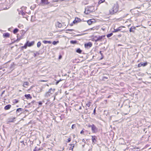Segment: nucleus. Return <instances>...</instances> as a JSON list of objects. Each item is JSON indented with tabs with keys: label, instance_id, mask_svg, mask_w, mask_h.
<instances>
[{
	"label": "nucleus",
	"instance_id": "nucleus-49",
	"mask_svg": "<svg viewBox=\"0 0 151 151\" xmlns=\"http://www.w3.org/2000/svg\"><path fill=\"white\" fill-rule=\"evenodd\" d=\"M103 79L106 78V79H108V78H107V77H103Z\"/></svg>",
	"mask_w": 151,
	"mask_h": 151
},
{
	"label": "nucleus",
	"instance_id": "nucleus-55",
	"mask_svg": "<svg viewBox=\"0 0 151 151\" xmlns=\"http://www.w3.org/2000/svg\"><path fill=\"white\" fill-rule=\"evenodd\" d=\"M59 81H62V80L61 79H60Z\"/></svg>",
	"mask_w": 151,
	"mask_h": 151
},
{
	"label": "nucleus",
	"instance_id": "nucleus-58",
	"mask_svg": "<svg viewBox=\"0 0 151 151\" xmlns=\"http://www.w3.org/2000/svg\"><path fill=\"white\" fill-rule=\"evenodd\" d=\"M128 114V113H126V114H125V115H127Z\"/></svg>",
	"mask_w": 151,
	"mask_h": 151
},
{
	"label": "nucleus",
	"instance_id": "nucleus-3",
	"mask_svg": "<svg viewBox=\"0 0 151 151\" xmlns=\"http://www.w3.org/2000/svg\"><path fill=\"white\" fill-rule=\"evenodd\" d=\"M55 90V88L53 89L51 88H50L48 91L45 93V96L47 98H48L51 95L54 93Z\"/></svg>",
	"mask_w": 151,
	"mask_h": 151
},
{
	"label": "nucleus",
	"instance_id": "nucleus-2",
	"mask_svg": "<svg viewBox=\"0 0 151 151\" xmlns=\"http://www.w3.org/2000/svg\"><path fill=\"white\" fill-rule=\"evenodd\" d=\"M105 37V35H104L101 36H94L93 37V39L96 42H97L99 41H102L103 40H104V38Z\"/></svg>",
	"mask_w": 151,
	"mask_h": 151
},
{
	"label": "nucleus",
	"instance_id": "nucleus-44",
	"mask_svg": "<svg viewBox=\"0 0 151 151\" xmlns=\"http://www.w3.org/2000/svg\"><path fill=\"white\" fill-rule=\"evenodd\" d=\"M95 112H96V109H95L93 110V114H95Z\"/></svg>",
	"mask_w": 151,
	"mask_h": 151
},
{
	"label": "nucleus",
	"instance_id": "nucleus-36",
	"mask_svg": "<svg viewBox=\"0 0 151 151\" xmlns=\"http://www.w3.org/2000/svg\"><path fill=\"white\" fill-rule=\"evenodd\" d=\"M14 119V118L13 119H12V120L11 119H10L9 120V122H13Z\"/></svg>",
	"mask_w": 151,
	"mask_h": 151
},
{
	"label": "nucleus",
	"instance_id": "nucleus-9",
	"mask_svg": "<svg viewBox=\"0 0 151 151\" xmlns=\"http://www.w3.org/2000/svg\"><path fill=\"white\" fill-rule=\"evenodd\" d=\"M41 4H43V5L47 4H49L48 1V0H41Z\"/></svg>",
	"mask_w": 151,
	"mask_h": 151
},
{
	"label": "nucleus",
	"instance_id": "nucleus-6",
	"mask_svg": "<svg viewBox=\"0 0 151 151\" xmlns=\"http://www.w3.org/2000/svg\"><path fill=\"white\" fill-rule=\"evenodd\" d=\"M81 19L80 18L76 17L75 20L73 22L74 24H75L80 22L81 21Z\"/></svg>",
	"mask_w": 151,
	"mask_h": 151
},
{
	"label": "nucleus",
	"instance_id": "nucleus-22",
	"mask_svg": "<svg viewBox=\"0 0 151 151\" xmlns=\"http://www.w3.org/2000/svg\"><path fill=\"white\" fill-rule=\"evenodd\" d=\"M98 29V28L97 27H94L92 28H91L89 30H94L95 29H96V30H97Z\"/></svg>",
	"mask_w": 151,
	"mask_h": 151
},
{
	"label": "nucleus",
	"instance_id": "nucleus-57",
	"mask_svg": "<svg viewBox=\"0 0 151 151\" xmlns=\"http://www.w3.org/2000/svg\"><path fill=\"white\" fill-rule=\"evenodd\" d=\"M18 102V101H17L16 102V103H17Z\"/></svg>",
	"mask_w": 151,
	"mask_h": 151
},
{
	"label": "nucleus",
	"instance_id": "nucleus-42",
	"mask_svg": "<svg viewBox=\"0 0 151 151\" xmlns=\"http://www.w3.org/2000/svg\"><path fill=\"white\" fill-rule=\"evenodd\" d=\"M101 1H100V0L98 2V4H101V3H102V2H101Z\"/></svg>",
	"mask_w": 151,
	"mask_h": 151
},
{
	"label": "nucleus",
	"instance_id": "nucleus-18",
	"mask_svg": "<svg viewBox=\"0 0 151 151\" xmlns=\"http://www.w3.org/2000/svg\"><path fill=\"white\" fill-rule=\"evenodd\" d=\"M43 43L44 44H51L52 43V42L51 41H47V40H43L42 41Z\"/></svg>",
	"mask_w": 151,
	"mask_h": 151
},
{
	"label": "nucleus",
	"instance_id": "nucleus-33",
	"mask_svg": "<svg viewBox=\"0 0 151 151\" xmlns=\"http://www.w3.org/2000/svg\"><path fill=\"white\" fill-rule=\"evenodd\" d=\"M74 144H72L71 145V147H70V149L73 150L74 147Z\"/></svg>",
	"mask_w": 151,
	"mask_h": 151
},
{
	"label": "nucleus",
	"instance_id": "nucleus-10",
	"mask_svg": "<svg viewBox=\"0 0 151 151\" xmlns=\"http://www.w3.org/2000/svg\"><path fill=\"white\" fill-rule=\"evenodd\" d=\"M91 137V139L92 141V143H93V144H94L96 142V137L95 136H92Z\"/></svg>",
	"mask_w": 151,
	"mask_h": 151
},
{
	"label": "nucleus",
	"instance_id": "nucleus-45",
	"mask_svg": "<svg viewBox=\"0 0 151 151\" xmlns=\"http://www.w3.org/2000/svg\"><path fill=\"white\" fill-rule=\"evenodd\" d=\"M84 132V131H83V130H82L81 132V134H83V133Z\"/></svg>",
	"mask_w": 151,
	"mask_h": 151
},
{
	"label": "nucleus",
	"instance_id": "nucleus-25",
	"mask_svg": "<svg viewBox=\"0 0 151 151\" xmlns=\"http://www.w3.org/2000/svg\"><path fill=\"white\" fill-rule=\"evenodd\" d=\"M27 43V42H26L23 46L22 47V48L26 49L27 48V46H28Z\"/></svg>",
	"mask_w": 151,
	"mask_h": 151
},
{
	"label": "nucleus",
	"instance_id": "nucleus-60",
	"mask_svg": "<svg viewBox=\"0 0 151 151\" xmlns=\"http://www.w3.org/2000/svg\"><path fill=\"white\" fill-rule=\"evenodd\" d=\"M83 141H84V140H83Z\"/></svg>",
	"mask_w": 151,
	"mask_h": 151
},
{
	"label": "nucleus",
	"instance_id": "nucleus-15",
	"mask_svg": "<svg viewBox=\"0 0 151 151\" xmlns=\"http://www.w3.org/2000/svg\"><path fill=\"white\" fill-rule=\"evenodd\" d=\"M10 34L8 33H6L3 34V36L4 38L9 37Z\"/></svg>",
	"mask_w": 151,
	"mask_h": 151
},
{
	"label": "nucleus",
	"instance_id": "nucleus-26",
	"mask_svg": "<svg viewBox=\"0 0 151 151\" xmlns=\"http://www.w3.org/2000/svg\"><path fill=\"white\" fill-rule=\"evenodd\" d=\"M76 52L78 53H81L82 52V50L79 48L76 50Z\"/></svg>",
	"mask_w": 151,
	"mask_h": 151
},
{
	"label": "nucleus",
	"instance_id": "nucleus-50",
	"mask_svg": "<svg viewBox=\"0 0 151 151\" xmlns=\"http://www.w3.org/2000/svg\"><path fill=\"white\" fill-rule=\"evenodd\" d=\"M100 1H101V2H102V3L105 1V0H100Z\"/></svg>",
	"mask_w": 151,
	"mask_h": 151
},
{
	"label": "nucleus",
	"instance_id": "nucleus-16",
	"mask_svg": "<svg viewBox=\"0 0 151 151\" xmlns=\"http://www.w3.org/2000/svg\"><path fill=\"white\" fill-rule=\"evenodd\" d=\"M11 105L10 104H8L6 106L4 107V109L5 110H8L10 109L11 107Z\"/></svg>",
	"mask_w": 151,
	"mask_h": 151
},
{
	"label": "nucleus",
	"instance_id": "nucleus-11",
	"mask_svg": "<svg viewBox=\"0 0 151 151\" xmlns=\"http://www.w3.org/2000/svg\"><path fill=\"white\" fill-rule=\"evenodd\" d=\"M26 42H27V45L28 47H30L32 46L34 44V41H32L29 42L28 41H27Z\"/></svg>",
	"mask_w": 151,
	"mask_h": 151
},
{
	"label": "nucleus",
	"instance_id": "nucleus-38",
	"mask_svg": "<svg viewBox=\"0 0 151 151\" xmlns=\"http://www.w3.org/2000/svg\"><path fill=\"white\" fill-rule=\"evenodd\" d=\"M86 105L87 106H88V107H90V105L89 103H88L86 104Z\"/></svg>",
	"mask_w": 151,
	"mask_h": 151
},
{
	"label": "nucleus",
	"instance_id": "nucleus-62",
	"mask_svg": "<svg viewBox=\"0 0 151 151\" xmlns=\"http://www.w3.org/2000/svg\"><path fill=\"white\" fill-rule=\"evenodd\" d=\"M60 58V56L59 57V58Z\"/></svg>",
	"mask_w": 151,
	"mask_h": 151
},
{
	"label": "nucleus",
	"instance_id": "nucleus-34",
	"mask_svg": "<svg viewBox=\"0 0 151 151\" xmlns=\"http://www.w3.org/2000/svg\"><path fill=\"white\" fill-rule=\"evenodd\" d=\"M27 7L25 6H23L21 8V10L23 11L24 10H25Z\"/></svg>",
	"mask_w": 151,
	"mask_h": 151
},
{
	"label": "nucleus",
	"instance_id": "nucleus-12",
	"mask_svg": "<svg viewBox=\"0 0 151 151\" xmlns=\"http://www.w3.org/2000/svg\"><path fill=\"white\" fill-rule=\"evenodd\" d=\"M122 27H123V26L122 27H119L117 29H114V30L113 31V32H117L120 31L122 29H121Z\"/></svg>",
	"mask_w": 151,
	"mask_h": 151
},
{
	"label": "nucleus",
	"instance_id": "nucleus-19",
	"mask_svg": "<svg viewBox=\"0 0 151 151\" xmlns=\"http://www.w3.org/2000/svg\"><path fill=\"white\" fill-rule=\"evenodd\" d=\"M35 102V100H33V101H32L31 102L29 103L28 104V105L29 106H32L33 105V104Z\"/></svg>",
	"mask_w": 151,
	"mask_h": 151
},
{
	"label": "nucleus",
	"instance_id": "nucleus-41",
	"mask_svg": "<svg viewBox=\"0 0 151 151\" xmlns=\"http://www.w3.org/2000/svg\"><path fill=\"white\" fill-rule=\"evenodd\" d=\"M58 93V92H56L54 94L53 96H56L57 95Z\"/></svg>",
	"mask_w": 151,
	"mask_h": 151
},
{
	"label": "nucleus",
	"instance_id": "nucleus-21",
	"mask_svg": "<svg viewBox=\"0 0 151 151\" xmlns=\"http://www.w3.org/2000/svg\"><path fill=\"white\" fill-rule=\"evenodd\" d=\"M57 26L59 28H61L62 26V24L61 23L59 22L57 23Z\"/></svg>",
	"mask_w": 151,
	"mask_h": 151
},
{
	"label": "nucleus",
	"instance_id": "nucleus-8",
	"mask_svg": "<svg viewBox=\"0 0 151 151\" xmlns=\"http://www.w3.org/2000/svg\"><path fill=\"white\" fill-rule=\"evenodd\" d=\"M84 46L86 48H89L92 46V44L91 42H89L88 43L85 44Z\"/></svg>",
	"mask_w": 151,
	"mask_h": 151
},
{
	"label": "nucleus",
	"instance_id": "nucleus-39",
	"mask_svg": "<svg viewBox=\"0 0 151 151\" xmlns=\"http://www.w3.org/2000/svg\"><path fill=\"white\" fill-rule=\"evenodd\" d=\"M72 30H73V29H67L66 30V31H71Z\"/></svg>",
	"mask_w": 151,
	"mask_h": 151
},
{
	"label": "nucleus",
	"instance_id": "nucleus-52",
	"mask_svg": "<svg viewBox=\"0 0 151 151\" xmlns=\"http://www.w3.org/2000/svg\"><path fill=\"white\" fill-rule=\"evenodd\" d=\"M55 96H53V97H54V100L55 99Z\"/></svg>",
	"mask_w": 151,
	"mask_h": 151
},
{
	"label": "nucleus",
	"instance_id": "nucleus-7",
	"mask_svg": "<svg viewBox=\"0 0 151 151\" xmlns=\"http://www.w3.org/2000/svg\"><path fill=\"white\" fill-rule=\"evenodd\" d=\"M147 62H141L138 64V66L139 67H140L142 66H145L147 65Z\"/></svg>",
	"mask_w": 151,
	"mask_h": 151
},
{
	"label": "nucleus",
	"instance_id": "nucleus-1",
	"mask_svg": "<svg viewBox=\"0 0 151 151\" xmlns=\"http://www.w3.org/2000/svg\"><path fill=\"white\" fill-rule=\"evenodd\" d=\"M119 6L117 4H114L112 9L109 10V12L111 14H113L116 13L118 10Z\"/></svg>",
	"mask_w": 151,
	"mask_h": 151
},
{
	"label": "nucleus",
	"instance_id": "nucleus-51",
	"mask_svg": "<svg viewBox=\"0 0 151 151\" xmlns=\"http://www.w3.org/2000/svg\"><path fill=\"white\" fill-rule=\"evenodd\" d=\"M37 148V147H35V149L33 151H37L36 150V148Z\"/></svg>",
	"mask_w": 151,
	"mask_h": 151
},
{
	"label": "nucleus",
	"instance_id": "nucleus-54",
	"mask_svg": "<svg viewBox=\"0 0 151 151\" xmlns=\"http://www.w3.org/2000/svg\"><path fill=\"white\" fill-rule=\"evenodd\" d=\"M79 109H81V106H80L79 108Z\"/></svg>",
	"mask_w": 151,
	"mask_h": 151
},
{
	"label": "nucleus",
	"instance_id": "nucleus-23",
	"mask_svg": "<svg viewBox=\"0 0 151 151\" xmlns=\"http://www.w3.org/2000/svg\"><path fill=\"white\" fill-rule=\"evenodd\" d=\"M77 41L76 40H71L70 41V43L72 44H75L77 43Z\"/></svg>",
	"mask_w": 151,
	"mask_h": 151
},
{
	"label": "nucleus",
	"instance_id": "nucleus-46",
	"mask_svg": "<svg viewBox=\"0 0 151 151\" xmlns=\"http://www.w3.org/2000/svg\"><path fill=\"white\" fill-rule=\"evenodd\" d=\"M20 142L22 143L23 145H24V142L23 141H21Z\"/></svg>",
	"mask_w": 151,
	"mask_h": 151
},
{
	"label": "nucleus",
	"instance_id": "nucleus-37",
	"mask_svg": "<svg viewBox=\"0 0 151 151\" xmlns=\"http://www.w3.org/2000/svg\"><path fill=\"white\" fill-rule=\"evenodd\" d=\"M71 140V139L70 138H69L68 139V142H70Z\"/></svg>",
	"mask_w": 151,
	"mask_h": 151
},
{
	"label": "nucleus",
	"instance_id": "nucleus-63",
	"mask_svg": "<svg viewBox=\"0 0 151 151\" xmlns=\"http://www.w3.org/2000/svg\"><path fill=\"white\" fill-rule=\"evenodd\" d=\"M35 7V5H34Z\"/></svg>",
	"mask_w": 151,
	"mask_h": 151
},
{
	"label": "nucleus",
	"instance_id": "nucleus-29",
	"mask_svg": "<svg viewBox=\"0 0 151 151\" xmlns=\"http://www.w3.org/2000/svg\"><path fill=\"white\" fill-rule=\"evenodd\" d=\"M19 14H22V15L23 16L24 15H25V13L23 12V11L21 10L20 12H19Z\"/></svg>",
	"mask_w": 151,
	"mask_h": 151
},
{
	"label": "nucleus",
	"instance_id": "nucleus-20",
	"mask_svg": "<svg viewBox=\"0 0 151 151\" xmlns=\"http://www.w3.org/2000/svg\"><path fill=\"white\" fill-rule=\"evenodd\" d=\"M93 22V21L92 20V19H89L87 21V23L89 25L91 24Z\"/></svg>",
	"mask_w": 151,
	"mask_h": 151
},
{
	"label": "nucleus",
	"instance_id": "nucleus-56",
	"mask_svg": "<svg viewBox=\"0 0 151 151\" xmlns=\"http://www.w3.org/2000/svg\"><path fill=\"white\" fill-rule=\"evenodd\" d=\"M34 55L35 56H36V54L35 53H34Z\"/></svg>",
	"mask_w": 151,
	"mask_h": 151
},
{
	"label": "nucleus",
	"instance_id": "nucleus-32",
	"mask_svg": "<svg viewBox=\"0 0 151 151\" xmlns=\"http://www.w3.org/2000/svg\"><path fill=\"white\" fill-rule=\"evenodd\" d=\"M59 42V41H54L53 42H52V44L54 45H56Z\"/></svg>",
	"mask_w": 151,
	"mask_h": 151
},
{
	"label": "nucleus",
	"instance_id": "nucleus-13",
	"mask_svg": "<svg viewBox=\"0 0 151 151\" xmlns=\"http://www.w3.org/2000/svg\"><path fill=\"white\" fill-rule=\"evenodd\" d=\"M136 29V27H135L132 26L129 29V31L130 32H134V30Z\"/></svg>",
	"mask_w": 151,
	"mask_h": 151
},
{
	"label": "nucleus",
	"instance_id": "nucleus-43",
	"mask_svg": "<svg viewBox=\"0 0 151 151\" xmlns=\"http://www.w3.org/2000/svg\"><path fill=\"white\" fill-rule=\"evenodd\" d=\"M39 104L40 105H41L42 104V103L41 101H40L39 102Z\"/></svg>",
	"mask_w": 151,
	"mask_h": 151
},
{
	"label": "nucleus",
	"instance_id": "nucleus-59",
	"mask_svg": "<svg viewBox=\"0 0 151 151\" xmlns=\"http://www.w3.org/2000/svg\"><path fill=\"white\" fill-rule=\"evenodd\" d=\"M57 0H56L55 2H57Z\"/></svg>",
	"mask_w": 151,
	"mask_h": 151
},
{
	"label": "nucleus",
	"instance_id": "nucleus-53",
	"mask_svg": "<svg viewBox=\"0 0 151 151\" xmlns=\"http://www.w3.org/2000/svg\"><path fill=\"white\" fill-rule=\"evenodd\" d=\"M20 40V39H17V41H19V40Z\"/></svg>",
	"mask_w": 151,
	"mask_h": 151
},
{
	"label": "nucleus",
	"instance_id": "nucleus-47",
	"mask_svg": "<svg viewBox=\"0 0 151 151\" xmlns=\"http://www.w3.org/2000/svg\"><path fill=\"white\" fill-rule=\"evenodd\" d=\"M99 53L101 55H103V54L102 53V51H100V52H99Z\"/></svg>",
	"mask_w": 151,
	"mask_h": 151
},
{
	"label": "nucleus",
	"instance_id": "nucleus-48",
	"mask_svg": "<svg viewBox=\"0 0 151 151\" xmlns=\"http://www.w3.org/2000/svg\"><path fill=\"white\" fill-rule=\"evenodd\" d=\"M59 82H60V81H57L56 82V85L58 84L59 83Z\"/></svg>",
	"mask_w": 151,
	"mask_h": 151
},
{
	"label": "nucleus",
	"instance_id": "nucleus-28",
	"mask_svg": "<svg viewBox=\"0 0 151 151\" xmlns=\"http://www.w3.org/2000/svg\"><path fill=\"white\" fill-rule=\"evenodd\" d=\"M22 109L19 108L17 109L16 111L17 112H19L20 111H22Z\"/></svg>",
	"mask_w": 151,
	"mask_h": 151
},
{
	"label": "nucleus",
	"instance_id": "nucleus-17",
	"mask_svg": "<svg viewBox=\"0 0 151 151\" xmlns=\"http://www.w3.org/2000/svg\"><path fill=\"white\" fill-rule=\"evenodd\" d=\"M24 96L27 99H31L32 98V97L31 96L30 94H25Z\"/></svg>",
	"mask_w": 151,
	"mask_h": 151
},
{
	"label": "nucleus",
	"instance_id": "nucleus-14",
	"mask_svg": "<svg viewBox=\"0 0 151 151\" xmlns=\"http://www.w3.org/2000/svg\"><path fill=\"white\" fill-rule=\"evenodd\" d=\"M29 84V83L28 82L26 81L24 82L22 86L24 87L27 88V86H28Z\"/></svg>",
	"mask_w": 151,
	"mask_h": 151
},
{
	"label": "nucleus",
	"instance_id": "nucleus-30",
	"mask_svg": "<svg viewBox=\"0 0 151 151\" xmlns=\"http://www.w3.org/2000/svg\"><path fill=\"white\" fill-rule=\"evenodd\" d=\"M113 35V33H110V34H108L107 35V37H110L111 36Z\"/></svg>",
	"mask_w": 151,
	"mask_h": 151
},
{
	"label": "nucleus",
	"instance_id": "nucleus-40",
	"mask_svg": "<svg viewBox=\"0 0 151 151\" xmlns=\"http://www.w3.org/2000/svg\"><path fill=\"white\" fill-rule=\"evenodd\" d=\"M5 92V91H2V92L1 94V96H2V95L4 93V92Z\"/></svg>",
	"mask_w": 151,
	"mask_h": 151
},
{
	"label": "nucleus",
	"instance_id": "nucleus-5",
	"mask_svg": "<svg viewBox=\"0 0 151 151\" xmlns=\"http://www.w3.org/2000/svg\"><path fill=\"white\" fill-rule=\"evenodd\" d=\"M86 9H87L88 11L90 12V13L93 12L94 7L93 6H90L86 8Z\"/></svg>",
	"mask_w": 151,
	"mask_h": 151
},
{
	"label": "nucleus",
	"instance_id": "nucleus-61",
	"mask_svg": "<svg viewBox=\"0 0 151 151\" xmlns=\"http://www.w3.org/2000/svg\"><path fill=\"white\" fill-rule=\"evenodd\" d=\"M83 141H84V140H83Z\"/></svg>",
	"mask_w": 151,
	"mask_h": 151
},
{
	"label": "nucleus",
	"instance_id": "nucleus-31",
	"mask_svg": "<svg viewBox=\"0 0 151 151\" xmlns=\"http://www.w3.org/2000/svg\"><path fill=\"white\" fill-rule=\"evenodd\" d=\"M41 45V43L40 42H38L37 46L38 47H40V46Z\"/></svg>",
	"mask_w": 151,
	"mask_h": 151
},
{
	"label": "nucleus",
	"instance_id": "nucleus-27",
	"mask_svg": "<svg viewBox=\"0 0 151 151\" xmlns=\"http://www.w3.org/2000/svg\"><path fill=\"white\" fill-rule=\"evenodd\" d=\"M84 13L86 14H88L90 13V12H89L87 9H85V11L84 12Z\"/></svg>",
	"mask_w": 151,
	"mask_h": 151
},
{
	"label": "nucleus",
	"instance_id": "nucleus-4",
	"mask_svg": "<svg viewBox=\"0 0 151 151\" xmlns=\"http://www.w3.org/2000/svg\"><path fill=\"white\" fill-rule=\"evenodd\" d=\"M88 127H91L93 133H96L97 132V129L94 124H92L91 125H89Z\"/></svg>",
	"mask_w": 151,
	"mask_h": 151
},
{
	"label": "nucleus",
	"instance_id": "nucleus-35",
	"mask_svg": "<svg viewBox=\"0 0 151 151\" xmlns=\"http://www.w3.org/2000/svg\"><path fill=\"white\" fill-rule=\"evenodd\" d=\"M76 125L75 124L72 125L71 128L72 129H73L74 127H75Z\"/></svg>",
	"mask_w": 151,
	"mask_h": 151
},
{
	"label": "nucleus",
	"instance_id": "nucleus-24",
	"mask_svg": "<svg viewBox=\"0 0 151 151\" xmlns=\"http://www.w3.org/2000/svg\"><path fill=\"white\" fill-rule=\"evenodd\" d=\"M19 30L17 28H15L13 31V33L14 34H16L17 33L18 31Z\"/></svg>",
	"mask_w": 151,
	"mask_h": 151
}]
</instances>
